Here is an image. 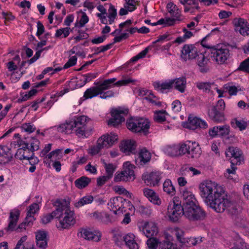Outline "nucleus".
<instances>
[{
	"label": "nucleus",
	"mask_w": 249,
	"mask_h": 249,
	"mask_svg": "<svg viewBox=\"0 0 249 249\" xmlns=\"http://www.w3.org/2000/svg\"><path fill=\"white\" fill-rule=\"evenodd\" d=\"M200 196L205 203L217 213L227 210L232 215L238 213L237 204L231 201L223 188L214 182L207 180L199 185Z\"/></svg>",
	"instance_id": "f257e3e1"
},
{
	"label": "nucleus",
	"mask_w": 249,
	"mask_h": 249,
	"mask_svg": "<svg viewBox=\"0 0 249 249\" xmlns=\"http://www.w3.org/2000/svg\"><path fill=\"white\" fill-rule=\"evenodd\" d=\"M200 196L205 203L217 213L227 210L232 215L238 213L237 204L231 201L223 188L214 182L207 180L199 185Z\"/></svg>",
	"instance_id": "f03ea898"
},
{
	"label": "nucleus",
	"mask_w": 249,
	"mask_h": 249,
	"mask_svg": "<svg viewBox=\"0 0 249 249\" xmlns=\"http://www.w3.org/2000/svg\"><path fill=\"white\" fill-rule=\"evenodd\" d=\"M184 205V217L190 222H196L202 221L207 216L206 212L197 204V201L193 193L183 190L181 196Z\"/></svg>",
	"instance_id": "7ed1b4c3"
},
{
	"label": "nucleus",
	"mask_w": 249,
	"mask_h": 249,
	"mask_svg": "<svg viewBox=\"0 0 249 249\" xmlns=\"http://www.w3.org/2000/svg\"><path fill=\"white\" fill-rule=\"evenodd\" d=\"M53 205L56 208L53 211V214L58 219V222H56V226L59 230L69 229L74 224V212L70 210L65 200L57 199L53 202Z\"/></svg>",
	"instance_id": "20e7f679"
},
{
	"label": "nucleus",
	"mask_w": 249,
	"mask_h": 249,
	"mask_svg": "<svg viewBox=\"0 0 249 249\" xmlns=\"http://www.w3.org/2000/svg\"><path fill=\"white\" fill-rule=\"evenodd\" d=\"M116 78H112L94 82V84L96 86L88 89L84 92L83 98L85 99H90L101 94L103 91L109 89L115 86L126 85L135 81L131 78L123 79L117 82H116Z\"/></svg>",
	"instance_id": "39448f33"
},
{
	"label": "nucleus",
	"mask_w": 249,
	"mask_h": 249,
	"mask_svg": "<svg viewBox=\"0 0 249 249\" xmlns=\"http://www.w3.org/2000/svg\"><path fill=\"white\" fill-rule=\"evenodd\" d=\"M206 37L203 38L201 44L203 46L211 49V57L219 64H223L229 56V50L223 45L210 46L205 44Z\"/></svg>",
	"instance_id": "423d86ee"
},
{
	"label": "nucleus",
	"mask_w": 249,
	"mask_h": 249,
	"mask_svg": "<svg viewBox=\"0 0 249 249\" xmlns=\"http://www.w3.org/2000/svg\"><path fill=\"white\" fill-rule=\"evenodd\" d=\"M126 125L133 132L143 133L146 135L148 133L150 123L148 120L142 118H131L127 120Z\"/></svg>",
	"instance_id": "0eeeda50"
},
{
	"label": "nucleus",
	"mask_w": 249,
	"mask_h": 249,
	"mask_svg": "<svg viewBox=\"0 0 249 249\" xmlns=\"http://www.w3.org/2000/svg\"><path fill=\"white\" fill-rule=\"evenodd\" d=\"M20 214V212L18 209H14L10 211L9 223L7 227L4 229L6 232H11L16 231L18 232H20L26 230V227H27V226L24 221L20 223L18 226H17Z\"/></svg>",
	"instance_id": "6e6552de"
},
{
	"label": "nucleus",
	"mask_w": 249,
	"mask_h": 249,
	"mask_svg": "<svg viewBox=\"0 0 249 249\" xmlns=\"http://www.w3.org/2000/svg\"><path fill=\"white\" fill-rule=\"evenodd\" d=\"M225 103L223 100L218 101L215 106L211 107L208 111V115L211 120L215 123H221L225 120L223 110L225 109Z\"/></svg>",
	"instance_id": "1a4fd4ad"
},
{
	"label": "nucleus",
	"mask_w": 249,
	"mask_h": 249,
	"mask_svg": "<svg viewBox=\"0 0 249 249\" xmlns=\"http://www.w3.org/2000/svg\"><path fill=\"white\" fill-rule=\"evenodd\" d=\"M74 132L78 137L86 138L87 124L90 121V119L85 115L75 117L73 119Z\"/></svg>",
	"instance_id": "9d476101"
},
{
	"label": "nucleus",
	"mask_w": 249,
	"mask_h": 249,
	"mask_svg": "<svg viewBox=\"0 0 249 249\" xmlns=\"http://www.w3.org/2000/svg\"><path fill=\"white\" fill-rule=\"evenodd\" d=\"M184 205L182 201V205L176 203L175 201L170 202L167 208V214L170 220L173 222H177L179 218L184 216Z\"/></svg>",
	"instance_id": "9b49d317"
},
{
	"label": "nucleus",
	"mask_w": 249,
	"mask_h": 249,
	"mask_svg": "<svg viewBox=\"0 0 249 249\" xmlns=\"http://www.w3.org/2000/svg\"><path fill=\"white\" fill-rule=\"evenodd\" d=\"M124 170L120 173H116L114 178L115 182L127 181L134 180V166L129 162H126L124 164Z\"/></svg>",
	"instance_id": "f8f14e48"
},
{
	"label": "nucleus",
	"mask_w": 249,
	"mask_h": 249,
	"mask_svg": "<svg viewBox=\"0 0 249 249\" xmlns=\"http://www.w3.org/2000/svg\"><path fill=\"white\" fill-rule=\"evenodd\" d=\"M227 157L230 158L231 163L240 165L244 162V158L242 151L235 146H229L225 151Z\"/></svg>",
	"instance_id": "ddd939ff"
},
{
	"label": "nucleus",
	"mask_w": 249,
	"mask_h": 249,
	"mask_svg": "<svg viewBox=\"0 0 249 249\" xmlns=\"http://www.w3.org/2000/svg\"><path fill=\"white\" fill-rule=\"evenodd\" d=\"M128 113L127 109L121 108L113 109L111 111L112 118L108 122V125L116 127L124 122L125 119L124 116L126 115Z\"/></svg>",
	"instance_id": "4468645a"
},
{
	"label": "nucleus",
	"mask_w": 249,
	"mask_h": 249,
	"mask_svg": "<svg viewBox=\"0 0 249 249\" xmlns=\"http://www.w3.org/2000/svg\"><path fill=\"white\" fill-rule=\"evenodd\" d=\"M198 52L194 45L185 44L181 50L180 57L185 61L192 60L196 58Z\"/></svg>",
	"instance_id": "2eb2a0df"
},
{
	"label": "nucleus",
	"mask_w": 249,
	"mask_h": 249,
	"mask_svg": "<svg viewBox=\"0 0 249 249\" xmlns=\"http://www.w3.org/2000/svg\"><path fill=\"white\" fill-rule=\"evenodd\" d=\"M187 128L195 130L197 128L206 129L208 128L207 123L200 118L190 116L187 124Z\"/></svg>",
	"instance_id": "dca6fc26"
},
{
	"label": "nucleus",
	"mask_w": 249,
	"mask_h": 249,
	"mask_svg": "<svg viewBox=\"0 0 249 249\" xmlns=\"http://www.w3.org/2000/svg\"><path fill=\"white\" fill-rule=\"evenodd\" d=\"M232 23L237 30L243 36H249V23L246 19L242 18H235Z\"/></svg>",
	"instance_id": "f3484780"
},
{
	"label": "nucleus",
	"mask_w": 249,
	"mask_h": 249,
	"mask_svg": "<svg viewBox=\"0 0 249 249\" xmlns=\"http://www.w3.org/2000/svg\"><path fill=\"white\" fill-rule=\"evenodd\" d=\"M124 203H126L129 206L132 205L130 201L124 199L122 197L117 196L111 198L108 203V205L110 210L113 211L115 213H116L117 211H120L121 208L124 206Z\"/></svg>",
	"instance_id": "a211bd4d"
},
{
	"label": "nucleus",
	"mask_w": 249,
	"mask_h": 249,
	"mask_svg": "<svg viewBox=\"0 0 249 249\" xmlns=\"http://www.w3.org/2000/svg\"><path fill=\"white\" fill-rule=\"evenodd\" d=\"M161 178L160 174L159 172H152L142 176L144 182L151 186L159 185Z\"/></svg>",
	"instance_id": "6ab92c4d"
},
{
	"label": "nucleus",
	"mask_w": 249,
	"mask_h": 249,
	"mask_svg": "<svg viewBox=\"0 0 249 249\" xmlns=\"http://www.w3.org/2000/svg\"><path fill=\"white\" fill-rule=\"evenodd\" d=\"M143 234L147 237L155 236L158 233L157 224L153 222H146L142 228Z\"/></svg>",
	"instance_id": "aec40b11"
},
{
	"label": "nucleus",
	"mask_w": 249,
	"mask_h": 249,
	"mask_svg": "<svg viewBox=\"0 0 249 249\" xmlns=\"http://www.w3.org/2000/svg\"><path fill=\"white\" fill-rule=\"evenodd\" d=\"M151 158V153L145 148H143L139 152L138 158L136 160V163L138 165L143 166L149 162Z\"/></svg>",
	"instance_id": "412c9836"
},
{
	"label": "nucleus",
	"mask_w": 249,
	"mask_h": 249,
	"mask_svg": "<svg viewBox=\"0 0 249 249\" xmlns=\"http://www.w3.org/2000/svg\"><path fill=\"white\" fill-rule=\"evenodd\" d=\"M11 149L6 145H0V164L9 162L13 158Z\"/></svg>",
	"instance_id": "4be33fe9"
},
{
	"label": "nucleus",
	"mask_w": 249,
	"mask_h": 249,
	"mask_svg": "<svg viewBox=\"0 0 249 249\" xmlns=\"http://www.w3.org/2000/svg\"><path fill=\"white\" fill-rule=\"evenodd\" d=\"M81 236L85 239L93 240L98 242L101 240L102 234L100 231H92L87 229H82L81 231Z\"/></svg>",
	"instance_id": "5701e85b"
},
{
	"label": "nucleus",
	"mask_w": 249,
	"mask_h": 249,
	"mask_svg": "<svg viewBox=\"0 0 249 249\" xmlns=\"http://www.w3.org/2000/svg\"><path fill=\"white\" fill-rule=\"evenodd\" d=\"M99 139H102L103 141V146L106 148L111 147L118 140L117 135L110 133L103 135Z\"/></svg>",
	"instance_id": "b1692460"
},
{
	"label": "nucleus",
	"mask_w": 249,
	"mask_h": 249,
	"mask_svg": "<svg viewBox=\"0 0 249 249\" xmlns=\"http://www.w3.org/2000/svg\"><path fill=\"white\" fill-rule=\"evenodd\" d=\"M144 196L153 204L160 206L161 200L159 196L152 189L144 188L143 189Z\"/></svg>",
	"instance_id": "393cba45"
},
{
	"label": "nucleus",
	"mask_w": 249,
	"mask_h": 249,
	"mask_svg": "<svg viewBox=\"0 0 249 249\" xmlns=\"http://www.w3.org/2000/svg\"><path fill=\"white\" fill-rule=\"evenodd\" d=\"M189 150L187 157L189 158L197 159L201 154V148L196 142L189 141Z\"/></svg>",
	"instance_id": "a878e982"
},
{
	"label": "nucleus",
	"mask_w": 249,
	"mask_h": 249,
	"mask_svg": "<svg viewBox=\"0 0 249 249\" xmlns=\"http://www.w3.org/2000/svg\"><path fill=\"white\" fill-rule=\"evenodd\" d=\"M197 64L200 68V71L201 72H206L209 69L207 64L209 59L203 53H197L196 56Z\"/></svg>",
	"instance_id": "bb28decb"
},
{
	"label": "nucleus",
	"mask_w": 249,
	"mask_h": 249,
	"mask_svg": "<svg viewBox=\"0 0 249 249\" xmlns=\"http://www.w3.org/2000/svg\"><path fill=\"white\" fill-rule=\"evenodd\" d=\"M135 142L133 140H126L121 142L120 148L121 150L126 154L132 153L135 149Z\"/></svg>",
	"instance_id": "cd10ccee"
},
{
	"label": "nucleus",
	"mask_w": 249,
	"mask_h": 249,
	"mask_svg": "<svg viewBox=\"0 0 249 249\" xmlns=\"http://www.w3.org/2000/svg\"><path fill=\"white\" fill-rule=\"evenodd\" d=\"M173 81V86L180 93H184L186 88V78L182 76L179 78L172 80Z\"/></svg>",
	"instance_id": "c85d7f7f"
},
{
	"label": "nucleus",
	"mask_w": 249,
	"mask_h": 249,
	"mask_svg": "<svg viewBox=\"0 0 249 249\" xmlns=\"http://www.w3.org/2000/svg\"><path fill=\"white\" fill-rule=\"evenodd\" d=\"M173 81L170 80L168 81L160 83V82H155L153 83L155 89L163 93L165 90L170 89L173 88Z\"/></svg>",
	"instance_id": "c756f323"
},
{
	"label": "nucleus",
	"mask_w": 249,
	"mask_h": 249,
	"mask_svg": "<svg viewBox=\"0 0 249 249\" xmlns=\"http://www.w3.org/2000/svg\"><path fill=\"white\" fill-rule=\"evenodd\" d=\"M166 8L171 17L175 18L176 19H180V12L178 6L172 2L167 3Z\"/></svg>",
	"instance_id": "7c9ffc66"
},
{
	"label": "nucleus",
	"mask_w": 249,
	"mask_h": 249,
	"mask_svg": "<svg viewBox=\"0 0 249 249\" xmlns=\"http://www.w3.org/2000/svg\"><path fill=\"white\" fill-rule=\"evenodd\" d=\"M34 156V153L30 150H24V149L19 148L18 149L15 158L20 160H27Z\"/></svg>",
	"instance_id": "2f4dec72"
},
{
	"label": "nucleus",
	"mask_w": 249,
	"mask_h": 249,
	"mask_svg": "<svg viewBox=\"0 0 249 249\" xmlns=\"http://www.w3.org/2000/svg\"><path fill=\"white\" fill-rule=\"evenodd\" d=\"M57 130L59 132L67 134L71 133L75 130L73 121L61 124L58 127Z\"/></svg>",
	"instance_id": "473e14b6"
},
{
	"label": "nucleus",
	"mask_w": 249,
	"mask_h": 249,
	"mask_svg": "<svg viewBox=\"0 0 249 249\" xmlns=\"http://www.w3.org/2000/svg\"><path fill=\"white\" fill-rule=\"evenodd\" d=\"M178 145L176 144L166 145L163 149L164 152L171 157L178 156Z\"/></svg>",
	"instance_id": "72a5a7b5"
},
{
	"label": "nucleus",
	"mask_w": 249,
	"mask_h": 249,
	"mask_svg": "<svg viewBox=\"0 0 249 249\" xmlns=\"http://www.w3.org/2000/svg\"><path fill=\"white\" fill-rule=\"evenodd\" d=\"M163 190L167 194L173 196L176 194V190L171 181L167 179L163 184Z\"/></svg>",
	"instance_id": "f704fd0d"
},
{
	"label": "nucleus",
	"mask_w": 249,
	"mask_h": 249,
	"mask_svg": "<svg viewBox=\"0 0 249 249\" xmlns=\"http://www.w3.org/2000/svg\"><path fill=\"white\" fill-rule=\"evenodd\" d=\"M91 179L85 176H82L74 181L75 186L78 189H83L88 185Z\"/></svg>",
	"instance_id": "c9c22d12"
},
{
	"label": "nucleus",
	"mask_w": 249,
	"mask_h": 249,
	"mask_svg": "<svg viewBox=\"0 0 249 249\" xmlns=\"http://www.w3.org/2000/svg\"><path fill=\"white\" fill-rule=\"evenodd\" d=\"M93 197L92 196H86L80 198L78 201L74 203V205L76 208H79L85 205L90 204L93 201Z\"/></svg>",
	"instance_id": "e433bc0d"
},
{
	"label": "nucleus",
	"mask_w": 249,
	"mask_h": 249,
	"mask_svg": "<svg viewBox=\"0 0 249 249\" xmlns=\"http://www.w3.org/2000/svg\"><path fill=\"white\" fill-rule=\"evenodd\" d=\"M231 124L232 127L235 128H239L241 131L245 130L247 127V123L246 122L242 120H238L237 118L232 119Z\"/></svg>",
	"instance_id": "4c0bfd02"
},
{
	"label": "nucleus",
	"mask_w": 249,
	"mask_h": 249,
	"mask_svg": "<svg viewBox=\"0 0 249 249\" xmlns=\"http://www.w3.org/2000/svg\"><path fill=\"white\" fill-rule=\"evenodd\" d=\"M103 145L104 144H103L102 139H98L97 142V144L91 147L89 153L91 155H95L98 154L102 149L105 148Z\"/></svg>",
	"instance_id": "58836bf2"
},
{
	"label": "nucleus",
	"mask_w": 249,
	"mask_h": 249,
	"mask_svg": "<svg viewBox=\"0 0 249 249\" xmlns=\"http://www.w3.org/2000/svg\"><path fill=\"white\" fill-rule=\"evenodd\" d=\"M214 85V83L212 82H198L196 83V87L200 90H202L205 92H209L211 88Z\"/></svg>",
	"instance_id": "ea45409f"
},
{
	"label": "nucleus",
	"mask_w": 249,
	"mask_h": 249,
	"mask_svg": "<svg viewBox=\"0 0 249 249\" xmlns=\"http://www.w3.org/2000/svg\"><path fill=\"white\" fill-rule=\"evenodd\" d=\"M166 111L162 109L154 113V120L158 123H162L166 120Z\"/></svg>",
	"instance_id": "a19ab883"
},
{
	"label": "nucleus",
	"mask_w": 249,
	"mask_h": 249,
	"mask_svg": "<svg viewBox=\"0 0 249 249\" xmlns=\"http://www.w3.org/2000/svg\"><path fill=\"white\" fill-rule=\"evenodd\" d=\"M104 167L106 169V176L111 178L112 177L113 174L116 169V166L112 163H107L104 162Z\"/></svg>",
	"instance_id": "79ce46f5"
},
{
	"label": "nucleus",
	"mask_w": 249,
	"mask_h": 249,
	"mask_svg": "<svg viewBox=\"0 0 249 249\" xmlns=\"http://www.w3.org/2000/svg\"><path fill=\"white\" fill-rule=\"evenodd\" d=\"M189 142H187L185 143L178 145V156H180L185 154H187V156L189 150Z\"/></svg>",
	"instance_id": "37998d69"
},
{
	"label": "nucleus",
	"mask_w": 249,
	"mask_h": 249,
	"mask_svg": "<svg viewBox=\"0 0 249 249\" xmlns=\"http://www.w3.org/2000/svg\"><path fill=\"white\" fill-rule=\"evenodd\" d=\"M28 141L29 142V145H30V150L32 151V152L34 153L35 151L39 149L40 142L38 139L32 137L28 140Z\"/></svg>",
	"instance_id": "c03bdc74"
},
{
	"label": "nucleus",
	"mask_w": 249,
	"mask_h": 249,
	"mask_svg": "<svg viewBox=\"0 0 249 249\" xmlns=\"http://www.w3.org/2000/svg\"><path fill=\"white\" fill-rule=\"evenodd\" d=\"M237 71L249 73V57L240 63Z\"/></svg>",
	"instance_id": "a18cd8bd"
},
{
	"label": "nucleus",
	"mask_w": 249,
	"mask_h": 249,
	"mask_svg": "<svg viewBox=\"0 0 249 249\" xmlns=\"http://www.w3.org/2000/svg\"><path fill=\"white\" fill-rule=\"evenodd\" d=\"M159 242L157 238L154 237H148L146 244L149 249H157Z\"/></svg>",
	"instance_id": "49530a36"
},
{
	"label": "nucleus",
	"mask_w": 249,
	"mask_h": 249,
	"mask_svg": "<svg viewBox=\"0 0 249 249\" xmlns=\"http://www.w3.org/2000/svg\"><path fill=\"white\" fill-rule=\"evenodd\" d=\"M70 29L69 27H65L57 30L55 36L56 37H60L62 35H63L64 37H67L70 34Z\"/></svg>",
	"instance_id": "de8ad7c7"
},
{
	"label": "nucleus",
	"mask_w": 249,
	"mask_h": 249,
	"mask_svg": "<svg viewBox=\"0 0 249 249\" xmlns=\"http://www.w3.org/2000/svg\"><path fill=\"white\" fill-rule=\"evenodd\" d=\"M219 130V135L227 136L230 134V127L228 125H224L222 126H218Z\"/></svg>",
	"instance_id": "09e8293b"
},
{
	"label": "nucleus",
	"mask_w": 249,
	"mask_h": 249,
	"mask_svg": "<svg viewBox=\"0 0 249 249\" xmlns=\"http://www.w3.org/2000/svg\"><path fill=\"white\" fill-rule=\"evenodd\" d=\"M89 21V18L85 13H83L79 22L75 23V27L81 28Z\"/></svg>",
	"instance_id": "8fccbe9b"
},
{
	"label": "nucleus",
	"mask_w": 249,
	"mask_h": 249,
	"mask_svg": "<svg viewBox=\"0 0 249 249\" xmlns=\"http://www.w3.org/2000/svg\"><path fill=\"white\" fill-rule=\"evenodd\" d=\"M124 8H128L129 12H132L136 9L135 0H125Z\"/></svg>",
	"instance_id": "3c124183"
},
{
	"label": "nucleus",
	"mask_w": 249,
	"mask_h": 249,
	"mask_svg": "<svg viewBox=\"0 0 249 249\" xmlns=\"http://www.w3.org/2000/svg\"><path fill=\"white\" fill-rule=\"evenodd\" d=\"M113 240L116 245L121 246L124 240V236L120 232H116L114 233L113 236Z\"/></svg>",
	"instance_id": "603ef678"
},
{
	"label": "nucleus",
	"mask_w": 249,
	"mask_h": 249,
	"mask_svg": "<svg viewBox=\"0 0 249 249\" xmlns=\"http://www.w3.org/2000/svg\"><path fill=\"white\" fill-rule=\"evenodd\" d=\"M139 211L142 216H149L151 213V210L149 207L143 205H141L139 207Z\"/></svg>",
	"instance_id": "864d4df0"
},
{
	"label": "nucleus",
	"mask_w": 249,
	"mask_h": 249,
	"mask_svg": "<svg viewBox=\"0 0 249 249\" xmlns=\"http://www.w3.org/2000/svg\"><path fill=\"white\" fill-rule=\"evenodd\" d=\"M54 215L55 214H53V211L51 213H48L43 215L41 218L42 223L46 224L49 223L53 218H56V216Z\"/></svg>",
	"instance_id": "5fc2aeb1"
},
{
	"label": "nucleus",
	"mask_w": 249,
	"mask_h": 249,
	"mask_svg": "<svg viewBox=\"0 0 249 249\" xmlns=\"http://www.w3.org/2000/svg\"><path fill=\"white\" fill-rule=\"evenodd\" d=\"M160 249H178L177 246L170 241L163 242L161 246Z\"/></svg>",
	"instance_id": "6e6d98bb"
},
{
	"label": "nucleus",
	"mask_w": 249,
	"mask_h": 249,
	"mask_svg": "<svg viewBox=\"0 0 249 249\" xmlns=\"http://www.w3.org/2000/svg\"><path fill=\"white\" fill-rule=\"evenodd\" d=\"M18 145L21 147L20 148L24 149V150H30L29 142L28 139L25 138V140L19 139L17 142Z\"/></svg>",
	"instance_id": "4d7b16f0"
},
{
	"label": "nucleus",
	"mask_w": 249,
	"mask_h": 249,
	"mask_svg": "<svg viewBox=\"0 0 249 249\" xmlns=\"http://www.w3.org/2000/svg\"><path fill=\"white\" fill-rule=\"evenodd\" d=\"M236 165H237L235 164H231V168H228L227 169V173L228 174V176L225 175L226 177H227V178L229 179H232L233 178L231 175H235L236 173V170L237 169V167H236Z\"/></svg>",
	"instance_id": "13d9d810"
},
{
	"label": "nucleus",
	"mask_w": 249,
	"mask_h": 249,
	"mask_svg": "<svg viewBox=\"0 0 249 249\" xmlns=\"http://www.w3.org/2000/svg\"><path fill=\"white\" fill-rule=\"evenodd\" d=\"M21 128L24 131L29 133H32L36 130L35 126L33 124H31L30 123L24 124Z\"/></svg>",
	"instance_id": "bf43d9fd"
},
{
	"label": "nucleus",
	"mask_w": 249,
	"mask_h": 249,
	"mask_svg": "<svg viewBox=\"0 0 249 249\" xmlns=\"http://www.w3.org/2000/svg\"><path fill=\"white\" fill-rule=\"evenodd\" d=\"M77 59L76 56H72L71 57L68 62L64 65L63 69H66L75 65L76 63Z\"/></svg>",
	"instance_id": "052dcab7"
},
{
	"label": "nucleus",
	"mask_w": 249,
	"mask_h": 249,
	"mask_svg": "<svg viewBox=\"0 0 249 249\" xmlns=\"http://www.w3.org/2000/svg\"><path fill=\"white\" fill-rule=\"evenodd\" d=\"M97 73H89L86 74H85L83 75L84 76V81H83V85H84L86 84L87 82H89L92 79L96 78L97 76Z\"/></svg>",
	"instance_id": "680f3d73"
},
{
	"label": "nucleus",
	"mask_w": 249,
	"mask_h": 249,
	"mask_svg": "<svg viewBox=\"0 0 249 249\" xmlns=\"http://www.w3.org/2000/svg\"><path fill=\"white\" fill-rule=\"evenodd\" d=\"M39 209V206L37 203H33L29 206V210L27 212V213L29 214L34 215L36 213Z\"/></svg>",
	"instance_id": "e2e57ef3"
},
{
	"label": "nucleus",
	"mask_w": 249,
	"mask_h": 249,
	"mask_svg": "<svg viewBox=\"0 0 249 249\" xmlns=\"http://www.w3.org/2000/svg\"><path fill=\"white\" fill-rule=\"evenodd\" d=\"M181 104L179 100H176L172 104V109L174 112H179L181 110Z\"/></svg>",
	"instance_id": "0e129e2a"
},
{
	"label": "nucleus",
	"mask_w": 249,
	"mask_h": 249,
	"mask_svg": "<svg viewBox=\"0 0 249 249\" xmlns=\"http://www.w3.org/2000/svg\"><path fill=\"white\" fill-rule=\"evenodd\" d=\"M36 240H47V233L43 231H38L36 232Z\"/></svg>",
	"instance_id": "69168bd1"
},
{
	"label": "nucleus",
	"mask_w": 249,
	"mask_h": 249,
	"mask_svg": "<svg viewBox=\"0 0 249 249\" xmlns=\"http://www.w3.org/2000/svg\"><path fill=\"white\" fill-rule=\"evenodd\" d=\"M27 236H22L18 242L15 249H24L25 248L23 243L27 240Z\"/></svg>",
	"instance_id": "338daca9"
},
{
	"label": "nucleus",
	"mask_w": 249,
	"mask_h": 249,
	"mask_svg": "<svg viewBox=\"0 0 249 249\" xmlns=\"http://www.w3.org/2000/svg\"><path fill=\"white\" fill-rule=\"evenodd\" d=\"M45 31V28L42 23L40 21L37 22V32L36 35L37 36H40Z\"/></svg>",
	"instance_id": "774afa93"
}]
</instances>
